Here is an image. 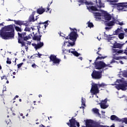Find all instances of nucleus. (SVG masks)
Segmentation results:
<instances>
[{"instance_id":"nucleus-1","label":"nucleus","mask_w":127,"mask_h":127,"mask_svg":"<svg viewBox=\"0 0 127 127\" xmlns=\"http://www.w3.org/2000/svg\"><path fill=\"white\" fill-rule=\"evenodd\" d=\"M14 28L13 25H8L2 27L0 30V37L4 40L14 38Z\"/></svg>"},{"instance_id":"nucleus-2","label":"nucleus","mask_w":127,"mask_h":127,"mask_svg":"<svg viewBox=\"0 0 127 127\" xmlns=\"http://www.w3.org/2000/svg\"><path fill=\"white\" fill-rule=\"evenodd\" d=\"M107 56H104V57H98L96 60L94 62V67L97 70H101V69H102V70L104 71V70H107V68H104L105 66H106V63L103 61H99L97 62L99 59L100 60H102V59H105V58H107Z\"/></svg>"},{"instance_id":"nucleus-3","label":"nucleus","mask_w":127,"mask_h":127,"mask_svg":"<svg viewBox=\"0 0 127 127\" xmlns=\"http://www.w3.org/2000/svg\"><path fill=\"white\" fill-rule=\"evenodd\" d=\"M29 38L26 36V32H24L22 33H18V43L21 44V47H25V49L27 50L28 47L26 46V43L24 41L28 40Z\"/></svg>"},{"instance_id":"nucleus-4","label":"nucleus","mask_w":127,"mask_h":127,"mask_svg":"<svg viewBox=\"0 0 127 127\" xmlns=\"http://www.w3.org/2000/svg\"><path fill=\"white\" fill-rule=\"evenodd\" d=\"M70 30H73V31L71 32L69 34H68V36H69L68 38V36H67L66 38H65V39H70V40H71L72 41V42H69V44L70 45V46H74L75 45V42H76V41L77 40V38L79 37V35L77 34V29H72L70 28Z\"/></svg>"},{"instance_id":"nucleus-5","label":"nucleus","mask_w":127,"mask_h":127,"mask_svg":"<svg viewBox=\"0 0 127 127\" xmlns=\"http://www.w3.org/2000/svg\"><path fill=\"white\" fill-rule=\"evenodd\" d=\"M78 2H79L80 4H78V6H80L81 5L86 4L87 5V8L89 10V11H91L92 10V11H98V8L96 6H88V5H93V2H89L87 1V0H79L78 1Z\"/></svg>"},{"instance_id":"nucleus-6","label":"nucleus","mask_w":127,"mask_h":127,"mask_svg":"<svg viewBox=\"0 0 127 127\" xmlns=\"http://www.w3.org/2000/svg\"><path fill=\"white\" fill-rule=\"evenodd\" d=\"M48 20L46 21L45 22H40L38 23V26H37V31H38L39 33L40 32V30H42L44 31L45 29H46V27L48 26Z\"/></svg>"},{"instance_id":"nucleus-7","label":"nucleus","mask_w":127,"mask_h":127,"mask_svg":"<svg viewBox=\"0 0 127 127\" xmlns=\"http://www.w3.org/2000/svg\"><path fill=\"white\" fill-rule=\"evenodd\" d=\"M69 122L66 123V125L70 127H76V125L77 127H80V124L76 121V118L72 117L71 119L69 120Z\"/></svg>"},{"instance_id":"nucleus-8","label":"nucleus","mask_w":127,"mask_h":127,"mask_svg":"<svg viewBox=\"0 0 127 127\" xmlns=\"http://www.w3.org/2000/svg\"><path fill=\"white\" fill-rule=\"evenodd\" d=\"M117 9L119 11H127V3H118Z\"/></svg>"},{"instance_id":"nucleus-9","label":"nucleus","mask_w":127,"mask_h":127,"mask_svg":"<svg viewBox=\"0 0 127 127\" xmlns=\"http://www.w3.org/2000/svg\"><path fill=\"white\" fill-rule=\"evenodd\" d=\"M91 77L95 80H100L102 78V72L94 70L91 74Z\"/></svg>"},{"instance_id":"nucleus-10","label":"nucleus","mask_w":127,"mask_h":127,"mask_svg":"<svg viewBox=\"0 0 127 127\" xmlns=\"http://www.w3.org/2000/svg\"><path fill=\"white\" fill-rule=\"evenodd\" d=\"M92 122V120H86L85 124H86V127H110L109 126H106L103 125H101L99 123H97L95 124V126L91 125Z\"/></svg>"},{"instance_id":"nucleus-11","label":"nucleus","mask_w":127,"mask_h":127,"mask_svg":"<svg viewBox=\"0 0 127 127\" xmlns=\"http://www.w3.org/2000/svg\"><path fill=\"white\" fill-rule=\"evenodd\" d=\"M99 92L100 90H99L98 84L96 83L93 84L90 90V92L92 94V95H97V94H99Z\"/></svg>"},{"instance_id":"nucleus-12","label":"nucleus","mask_w":127,"mask_h":127,"mask_svg":"<svg viewBox=\"0 0 127 127\" xmlns=\"http://www.w3.org/2000/svg\"><path fill=\"white\" fill-rule=\"evenodd\" d=\"M49 58L50 62H53L54 64H60V62H61V60L57 58L56 56L54 55H51Z\"/></svg>"},{"instance_id":"nucleus-13","label":"nucleus","mask_w":127,"mask_h":127,"mask_svg":"<svg viewBox=\"0 0 127 127\" xmlns=\"http://www.w3.org/2000/svg\"><path fill=\"white\" fill-rule=\"evenodd\" d=\"M103 16L104 17L105 20H111L112 19V15L110 14L108 12L104 11L102 12Z\"/></svg>"},{"instance_id":"nucleus-14","label":"nucleus","mask_w":127,"mask_h":127,"mask_svg":"<svg viewBox=\"0 0 127 127\" xmlns=\"http://www.w3.org/2000/svg\"><path fill=\"white\" fill-rule=\"evenodd\" d=\"M115 88L118 90L125 91L126 90V85L125 83L118 84L116 85Z\"/></svg>"},{"instance_id":"nucleus-15","label":"nucleus","mask_w":127,"mask_h":127,"mask_svg":"<svg viewBox=\"0 0 127 127\" xmlns=\"http://www.w3.org/2000/svg\"><path fill=\"white\" fill-rule=\"evenodd\" d=\"M32 45L34 46L35 49L37 50L38 49H40V48L44 45V44L43 42H40V43L38 44H32Z\"/></svg>"},{"instance_id":"nucleus-16","label":"nucleus","mask_w":127,"mask_h":127,"mask_svg":"<svg viewBox=\"0 0 127 127\" xmlns=\"http://www.w3.org/2000/svg\"><path fill=\"white\" fill-rule=\"evenodd\" d=\"M36 13V11H33L31 15L29 17L28 21L29 22H34L35 20H37V18L36 19H34V14Z\"/></svg>"},{"instance_id":"nucleus-17","label":"nucleus","mask_w":127,"mask_h":127,"mask_svg":"<svg viewBox=\"0 0 127 127\" xmlns=\"http://www.w3.org/2000/svg\"><path fill=\"white\" fill-rule=\"evenodd\" d=\"M125 44V43L121 44L115 42L113 44V48H119V49H122Z\"/></svg>"},{"instance_id":"nucleus-18","label":"nucleus","mask_w":127,"mask_h":127,"mask_svg":"<svg viewBox=\"0 0 127 127\" xmlns=\"http://www.w3.org/2000/svg\"><path fill=\"white\" fill-rule=\"evenodd\" d=\"M33 34L34 35V36H33V40H35L36 41H40V40H41V37L42 36V35L37 36L36 35L37 34L34 33V32H33Z\"/></svg>"},{"instance_id":"nucleus-19","label":"nucleus","mask_w":127,"mask_h":127,"mask_svg":"<svg viewBox=\"0 0 127 127\" xmlns=\"http://www.w3.org/2000/svg\"><path fill=\"white\" fill-rule=\"evenodd\" d=\"M44 12H45V9L42 6L37 9V13H38V14H42Z\"/></svg>"},{"instance_id":"nucleus-20","label":"nucleus","mask_w":127,"mask_h":127,"mask_svg":"<svg viewBox=\"0 0 127 127\" xmlns=\"http://www.w3.org/2000/svg\"><path fill=\"white\" fill-rule=\"evenodd\" d=\"M103 0H98V2H96L97 5L99 8H102V7H105V4L102 3Z\"/></svg>"},{"instance_id":"nucleus-21","label":"nucleus","mask_w":127,"mask_h":127,"mask_svg":"<svg viewBox=\"0 0 127 127\" xmlns=\"http://www.w3.org/2000/svg\"><path fill=\"white\" fill-rule=\"evenodd\" d=\"M111 121H116V122H120V119L116 115H112L110 118Z\"/></svg>"},{"instance_id":"nucleus-22","label":"nucleus","mask_w":127,"mask_h":127,"mask_svg":"<svg viewBox=\"0 0 127 127\" xmlns=\"http://www.w3.org/2000/svg\"><path fill=\"white\" fill-rule=\"evenodd\" d=\"M15 24H16L17 25H19L20 26H21V25H23V21L21 20H13Z\"/></svg>"},{"instance_id":"nucleus-23","label":"nucleus","mask_w":127,"mask_h":127,"mask_svg":"<svg viewBox=\"0 0 127 127\" xmlns=\"http://www.w3.org/2000/svg\"><path fill=\"white\" fill-rule=\"evenodd\" d=\"M115 24V20H114V18H113V20L110 22H107L105 23V25H107V26H113Z\"/></svg>"},{"instance_id":"nucleus-24","label":"nucleus","mask_w":127,"mask_h":127,"mask_svg":"<svg viewBox=\"0 0 127 127\" xmlns=\"http://www.w3.org/2000/svg\"><path fill=\"white\" fill-rule=\"evenodd\" d=\"M95 18L98 19H101V18H100V16H102V13H99V12H95L94 13Z\"/></svg>"},{"instance_id":"nucleus-25","label":"nucleus","mask_w":127,"mask_h":127,"mask_svg":"<svg viewBox=\"0 0 127 127\" xmlns=\"http://www.w3.org/2000/svg\"><path fill=\"white\" fill-rule=\"evenodd\" d=\"M31 29L33 30V31H34V30H36V29H35L34 27H28V26H27V27H25V28L24 29V31H30V30H31Z\"/></svg>"},{"instance_id":"nucleus-26","label":"nucleus","mask_w":127,"mask_h":127,"mask_svg":"<svg viewBox=\"0 0 127 127\" xmlns=\"http://www.w3.org/2000/svg\"><path fill=\"white\" fill-rule=\"evenodd\" d=\"M92 113H94V114H95L96 115H98V116H100V113L99 112V109L97 108H93L92 109Z\"/></svg>"},{"instance_id":"nucleus-27","label":"nucleus","mask_w":127,"mask_h":127,"mask_svg":"<svg viewBox=\"0 0 127 127\" xmlns=\"http://www.w3.org/2000/svg\"><path fill=\"white\" fill-rule=\"evenodd\" d=\"M124 51L122 50H119L118 49H113L114 53H118V54H120V53H123Z\"/></svg>"},{"instance_id":"nucleus-28","label":"nucleus","mask_w":127,"mask_h":127,"mask_svg":"<svg viewBox=\"0 0 127 127\" xmlns=\"http://www.w3.org/2000/svg\"><path fill=\"white\" fill-rule=\"evenodd\" d=\"M71 54H73L74 56H75L76 57H79L80 55H81L80 54H79L76 51H73V52H71Z\"/></svg>"},{"instance_id":"nucleus-29","label":"nucleus","mask_w":127,"mask_h":127,"mask_svg":"<svg viewBox=\"0 0 127 127\" xmlns=\"http://www.w3.org/2000/svg\"><path fill=\"white\" fill-rule=\"evenodd\" d=\"M98 88H105V86L107 85L105 83H102L101 84H97Z\"/></svg>"},{"instance_id":"nucleus-30","label":"nucleus","mask_w":127,"mask_h":127,"mask_svg":"<svg viewBox=\"0 0 127 127\" xmlns=\"http://www.w3.org/2000/svg\"><path fill=\"white\" fill-rule=\"evenodd\" d=\"M117 83L119 84H127V81L123 80V79H117Z\"/></svg>"},{"instance_id":"nucleus-31","label":"nucleus","mask_w":127,"mask_h":127,"mask_svg":"<svg viewBox=\"0 0 127 127\" xmlns=\"http://www.w3.org/2000/svg\"><path fill=\"white\" fill-rule=\"evenodd\" d=\"M118 37L120 39H124L125 38V33H121L118 35Z\"/></svg>"},{"instance_id":"nucleus-32","label":"nucleus","mask_w":127,"mask_h":127,"mask_svg":"<svg viewBox=\"0 0 127 127\" xmlns=\"http://www.w3.org/2000/svg\"><path fill=\"white\" fill-rule=\"evenodd\" d=\"M15 29L17 32H21L22 31V29H21V28L17 26H15Z\"/></svg>"},{"instance_id":"nucleus-33","label":"nucleus","mask_w":127,"mask_h":127,"mask_svg":"<svg viewBox=\"0 0 127 127\" xmlns=\"http://www.w3.org/2000/svg\"><path fill=\"white\" fill-rule=\"evenodd\" d=\"M100 107L101 109H107V108H108V106H107V105H106V104L105 103H101Z\"/></svg>"},{"instance_id":"nucleus-34","label":"nucleus","mask_w":127,"mask_h":127,"mask_svg":"<svg viewBox=\"0 0 127 127\" xmlns=\"http://www.w3.org/2000/svg\"><path fill=\"white\" fill-rule=\"evenodd\" d=\"M117 1H118V0H114L113 1H111V4H112V5H115V6H117L118 3H116V2H117Z\"/></svg>"},{"instance_id":"nucleus-35","label":"nucleus","mask_w":127,"mask_h":127,"mask_svg":"<svg viewBox=\"0 0 127 127\" xmlns=\"http://www.w3.org/2000/svg\"><path fill=\"white\" fill-rule=\"evenodd\" d=\"M88 27H90V28H92V27H94V24H93V23L90 22V21H88L87 22Z\"/></svg>"},{"instance_id":"nucleus-36","label":"nucleus","mask_w":127,"mask_h":127,"mask_svg":"<svg viewBox=\"0 0 127 127\" xmlns=\"http://www.w3.org/2000/svg\"><path fill=\"white\" fill-rule=\"evenodd\" d=\"M121 32V29L118 28L114 32V35H118Z\"/></svg>"},{"instance_id":"nucleus-37","label":"nucleus","mask_w":127,"mask_h":127,"mask_svg":"<svg viewBox=\"0 0 127 127\" xmlns=\"http://www.w3.org/2000/svg\"><path fill=\"white\" fill-rule=\"evenodd\" d=\"M81 103H82V105H83V106H86V99H85V98H83V97H82Z\"/></svg>"},{"instance_id":"nucleus-38","label":"nucleus","mask_w":127,"mask_h":127,"mask_svg":"<svg viewBox=\"0 0 127 127\" xmlns=\"http://www.w3.org/2000/svg\"><path fill=\"white\" fill-rule=\"evenodd\" d=\"M122 75L123 77H125V78H127V71H124L122 73Z\"/></svg>"},{"instance_id":"nucleus-39","label":"nucleus","mask_w":127,"mask_h":127,"mask_svg":"<svg viewBox=\"0 0 127 127\" xmlns=\"http://www.w3.org/2000/svg\"><path fill=\"white\" fill-rule=\"evenodd\" d=\"M29 24V22L27 21L26 23L24 22V21H23V25H25V26H28Z\"/></svg>"},{"instance_id":"nucleus-40","label":"nucleus","mask_w":127,"mask_h":127,"mask_svg":"<svg viewBox=\"0 0 127 127\" xmlns=\"http://www.w3.org/2000/svg\"><path fill=\"white\" fill-rule=\"evenodd\" d=\"M101 50H102V48H101V47L98 48V51L96 53V54H98V55H99V56H102V55L99 53V52H100V51H101Z\"/></svg>"},{"instance_id":"nucleus-41","label":"nucleus","mask_w":127,"mask_h":127,"mask_svg":"<svg viewBox=\"0 0 127 127\" xmlns=\"http://www.w3.org/2000/svg\"><path fill=\"white\" fill-rule=\"evenodd\" d=\"M66 51L68 52V53H71V52H73V51H70V50H68L67 51H66V50H64L63 53H64L65 54H66Z\"/></svg>"},{"instance_id":"nucleus-42","label":"nucleus","mask_w":127,"mask_h":127,"mask_svg":"<svg viewBox=\"0 0 127 127\" xmlns=\"http://www.w3.org/2000/svg\"><path fill=\"white\" fill-rule=\"evenodd\" d=\"M23 64V63H20L19 64H17L18 69H19V68H20V67H21L22 66Z\"/></svg>"},{"instance_id":"nucleus-43","label":"nucleus","mask_w":127,"mask_h":127,"mask_svg":"<svg viewBox=\"0 0 127 127\" xmlns=\"http://www.w3.org/2000/svg\"><path fill=\"white\" fill-rule=\"evenodd\" d=\"M113 59H114V60H120V59H121V57H114Z\"/></svg>"},{"instance_id":"nucleus-44","label":"nucleus","mask_w":127,"mask_h":127,"mask_svg":"<svg viewBox=\"0 0 127 127\" xmlns=\"http://www.w3.org/2000/svg\"><path fill=\"white\" fill-rule=\"evenodd\" d=\"M6 63L7 64H11V61L9 60L8 58H7Z\"/></svg>"},{"instance_id":"nucleus-45","label":"nucleus","mask_w":127,"mask_h":127,"mask_svg":"<svg viewBox=\"0 0 127 127\" xmlns=\"http://www.w3.org/2000/svg\"><path fill=\"white\" fill-rule=\"evenodd\" d=\"M113 19H114V20H115V24H116H116H119L120 22L119 21V20H116L115 18H113Z\"/></svg>"},{"instance_id":"nucleus-46","label":"nucleus","mask_w":127,"mask_h":127,"mask_svg":"<svg viewBox=\"0 0 127 127\" xmlns=\"http://www.w3.org/2000/svg\"><path fill=\"white\" fill-rule=\"evenodd\" d=\"M107 67H109L110 68H112V65H110V64H105V66H104V69L105 68H107Z\"/></svg>"},{"instance_id":"nucleus-47","label":"nucleus","mask_w":127,"mask_h":127,"mask_svg":"<svg viewBox=\"0 0 127 127\" xmlns=\"http://www.w3.org/2000/svg\"><path fill=\"white\" fill-rule=\"evenodd\" d=\"M118 63L117 61H116L115 60L113 59L110 62V64H112V63Z\"/></svg>"},{"instance_id":"nucleus-48","label":"nucleus","mask_w":127,"mask_h":127,"mask_svg":"<svg viewBox=\"0 0 127 127\" xmlns=\"http://www.w3.org/2000/svg\"><path fill=\"white\" fill-rule=\"evenodd\" d=\"M32 67L33 68H36V67H38V66H37V65L35 64H32Z\"/></svg>"},{"instance_id":"nucleus-49","label":"nucleus","mask_w":127,"mask_h":127,"mask_svg":"<svg viewBox=\"0 0 127 127\" xmlns=\"http://www.w3.org/2000/svg\"><path fill=\"white\" fill-rule=\"evenodd\" d=\"M37 55H38V58H41V56H42V54H40L39 53H38Z\"/></svg>"},{"instance_id":"nucleus-50","label":"nucleus","mask_w":127,"mask_h":127,"mask_svg":"<svg viewBox=\"0 0 127 127\" xmlns=\"http://www.w3.org/2000/svg\"><path fill=\"white\" fill-rule=\"evenodd\" d=\"M102 102H103V103H104V104H107V102H108V99H107V98H106V99L103 100L102 101Z\"/></svg>"},{"instance_id":"nucleus-51","label":"nucleus","mask_w":127,"mask_h":127,"mask_svg":"<svg viewBox=\"0 0 127 127\" xmlns=\"http://www.w3.org/2000/svg\"><path fill=\"white\" fill-rule=\"evenodd\" d=\"M50 7V5L48 4V7L47 8V10L46 11V12H47V11H49V10H50V8H49Z\"/></svg>"},{"instance_id":"nucleus-52","label":"nucleus","mask_w":127,"mask_h":127,"mask_svg":"<svg viewBox=\"0 0 127 127\" xmlns=\"http://www.w3.org/2000/svg\"><path fill=\"white\" fill-rule=\"evenodd\" d=\"M123 122L124 123H125V124H127V118H125L124 120H123Z\"/></svg>"},{"instance_id":"nucleus-53","label":"nucleus","mask_w":127,"mask_h":127,"mask_svg":"<svg viewBox=\"0 0 127 127\" xmlns=\"http://www.w3.org/2000/svg\"><path fill=\"white\" fill-rule=\"evenodd\" d=\"M5 75H3L2 76H1V80H3L5 78Z\"/></svg>"},{"instance_id":"nucleus-54","label":"nucleus","mask_w":127,"mask_h":127,"mask_svg":"<svg viewBox=\"0 0 127 127\" xmlns=\"http://www.w3.org/2000/svg\"><path fill=\"white\" fill-rule=\"evenodd\" d=\"M4 22H3L1 23H0V26H4Z\"/></svg>"},{"instance_id":"nucleus-55","label":"nucleus","mask_w":127,"mask_h":127,"mask_svg":"<svg viewBox=\"0 0 127 127\" xmlns=\"http://www.w3.org/2000/svg\"><path fill=\"white\" fill-rule=\"evenodd\" d=\"M119 25H124V23L119 22V24H118Z\"/></svg>"},{"instance_id":"nucleus-56","label":"nucleus","mask_w":127,"mask_h":127,"mask_svg":"<svg viewBox=\"0 0 127 127\" xmlns=\"http://www.w3.org/2000/svg\"><path fill=\"white\" fill-rule=\"evenodd\" d=\"M33 56L35 57V58H36V57H38L37 54H34V55H33Z\"/></svg>"},{"instance_id":"nucleus-57","label":"nucleus","mask_w":127,"mask_h":127,"mask_svg":"<svg viewBox=\"0 0 127 127\" xmlns=\"http://www.w3.org/2000/svg\"><path fill=\"white\" fill-rule=\"evenodd\" d=\"M30 58H31V59H34V58H35V57H34V56L33 55L30 57Z\"/></svg>"},{"instance_id":"nucleus-58","label":"nucleus","mask_w":127,"mask_h":127,"mask_svg":"<svg viewBox=\"0 0 127 127\" xmlns=\"http://www.w3.org/2000/svg\"><path fill=\"white\" fill-rule=\"evenodd\" d=\"M7 21H13L14 20H11L10 19H8V20H7Z\"/></svg>"},{"instance_id":"nucleus-59","label":"nucleus","mask_w":127,"mask_h":127,"mask_svg":"<svg viewBox=\"0 0 127 127\" xmlns=\"http://www.w3.org/2000/svg\"><path fill=\"white\" fill-rule=\"evenodd\" d=\"M125 86H126V90H127V81H126V83H124Z\"/></svg>"},{"instance_id":"nucleus-60","label":"nucleus","mask_w":127,"mask_h":127,"mask_svg":"<svg viewBox=\"0 0 127 127\" xmlns=\"http://www.w3.org/2000/svg\"><path fill=\"white\" fill-rule=\"evenodd\" d=\"M119 63H120L121 64H124V63L123 62V61H120Z\"/></svg>"},{"instance_id":"nucleus-61","label":"nucleus","mask_w":127,"mask_h":127,"mask_svg":"<svg viewBox=\"0 0 127 127\" xmlns=\"http://www.w3.org/2000/svg\"><path fill=\"white\" fill-rule=\"evenodd\" d=\"M62 34H63V33H61L60 34V36H62V37H64V36H63Z\"/></svg>"},{"instance_id":"nucleus-62","label":"nucleus","mask_w":127,"mask_h":127,"mask_svg":"<svg viewBox=\"0 0 127 127\" xmlns=\"http://www.w3.org/2000/svg\"><path fill=\"white\" fill-rule=\"evenodd\" d=\"M27 58H28V59H31L30 56H28Z\"/></svg>"},{"instance_id":"nucleus-63","label":"nucleus","mask_w":127,"mask_h":127,"mask_svg":"<svg viewBox=\"0 0 127 127\" xmlns=\"http://www.w3.org/2000/svg\"><path fill=\"white\" fill-rule=\"evenodd\" d=\"M12 74H13V75H15V74H16V73L15 72H13Z\"/></svg>"},{"instance_id":"nucleus-64","label":"nucleus","mask_w":127,"mask_h":127,"mask_svg":"<svg viewBox=\"0 0 127 127\" xmlns=\"http://www.w3.org/2000/svg\"><path fill=\"white\" fill-rule=\"evenodd\" d=\"M105 29H109V27H105Z\"/></svg>"}]
</instances>
